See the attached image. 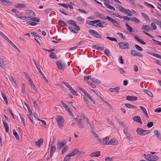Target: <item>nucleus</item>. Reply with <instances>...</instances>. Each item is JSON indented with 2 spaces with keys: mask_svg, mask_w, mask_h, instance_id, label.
<instances>
[{
  "mask_svg": "<svg viewBox=\"0 0 161 161\" xmlns=\"http://www.w3.org/2000/svg\"><path fill=\"white\" fill-rule=\"evenodd\" d=\"M85 119V117L84 115H83L82 116H81L80 119L78 118L75 119L76 121L78 122L77 125L79 128L81 129L84 128V126L83 120H84Z\"/></svg>",
  "mask_w": 161,
  "mask_h": 161,
  "instance_id": "f257e3e1",
  "label": "nucleus"
},
{
  "mask_svg": "<svg viewBox=\"0 0 161 161\" xmlns=\"http://www.w3.org/2000/svg\"><path fill=\"white\" fill-rule=\"evenodd\" d=\"M57 124L60 128H62L64 125V119L60 115H57L56 117Z\"/></svg>",
  "mask_w": 161,
  "mask_h": 161,
  "instance_id": "f03ea898",
  "label": "nucleus"
},
{
  "mask_svg": "<svg viewBox=\"0 0 161 161\" xmlns=\"http://www.w3.org/2000/svg\"><path fill=\"white\" fill-rule=\"evenodd\" d=\"M118 9L122 12L124 13L125 14H128L129 16H131L132 15V12L129 10L125 9L121 5H118Z\"/></svg>",
  "mask_w": 161,
  "mask_h": 161,
  "instance_id": "7ed1b4c3",
  "label": "nucleus"
},
{
  "mask_svg": "<svg viewBox=\"0 0 161 161\" xmlns=\"http://www.w3.org/2000/svg\"><path fill=\"white\" fill-rule=\"evenodd\" d=\"M136 131L138 135L142 136H145L150 132L149 130H144L140 128H137Z\"/></svg>",
  "mask_w": 161,
  "mask_h": 161,
  "instance_id": "20e7f679",
  "label": "nucleus"
},
{
  "mask_svg": "<svg viewBox=\"0 0 161 161\" xmlns=\"http://www.w3.org/2000/svg\"><path fill=\"white\" fill-rule=\"evenodd\" d=\"M118 45L119 48L122 49H129L130 47L129 44L127 42H119Z\"/></svg>",
  "mask_w": 161,
  "mask_h": 161,
  "instance_id": "39448f33",
  "label": "nucleus"
},
{
  "mask_svg": "<svg viewBox=\"0 0 161 161\" xmlns=\"http://www.w3.org/2000/svg\"><path fill=\"white\" fill-rule=\"evenodd\" d=\"M88 31L92 35L95 37L99 39L102 38L101 36L96 31L90 29Z\"/></svg>",
  "mask_w": 161,
  "mask_h": 161,
  "instance_id": "423d86ee",
  "label": "nucleus"
},
{
  "mask_svg": "<svg viewBox=\"0 0 161 161\" xmlns=\"http://www.w3.org/2000/svg\"><path fill=\"white\" fill-rule=\"evenodd\" d=\"M56 64L58 69H64L66 68L67 65L65 64L62 63L61 60H59L56 62Z\"/></svg>",
  "mask_w": 161,
  "mask_h": 161,
  "instance_id": "0eeeda50",
  "label": "nucleus"
},
{
  "mask_svg": "<svg viewBox=\"0 0 161 161\" xmlns=\"http://www.w3.org/2000/svg\"><path fill=\"white\" fill-rule=\"evenodd\" d=\"M107 19H108V20L111 22L114 25L118 27H120V23L116 20L115 19L111 18L109 16L107 17Z\"/></svg>",
  "mask_w": 161,
  "mask_h": 161,
  "instance_id": "6e6552de",
  "label": "nucleus"
},
{
  "mask_svg": "<svg viewBox=\"0 0 161 161\" xmlns=\"http://www.w3.org/2000/svg\"><path fill=\"white\" fill-rule=\"evenodd\" d=\"M131 54L133 56H137L140 57H142L143 54L141 53H138L135 50H132L130 52Z\"/></svg>",
  "mask_w": 161,
  "mask_h": 161,
  "instance_id": "1a4fd4ad",
  "label": "nucleus"
},
{
  "mask_svg": "<svg viewBox=\"0 0 161 161\" xmlns=\"http://www.w3.org/2000/svg\"><path fill=\"white\" fill-rule=\"evenodd\" d=\"M66 144V142H58L57 145V149L58 150H61Z\"/></svg>",
  "mask_w": 161,
  "mask_h": 161,
  "instance_id": "9d476101",
  "label": "nucleus"
},
{
  "mask_svg": "<svg viewBox=\"0 0 161 161\" xmlns=\"http://www.w3.org/2000/svg\"><path fill=\"white\" fill-rule=\"evenodd\" d=\"M73 26L74 27V29L73 30H72V32L75 33H77L80 30L79 27L77 25L76 23L75 24V25H73Z\"/></svg>",
  "mask_w": 161,
  "mask_h": 161,
  "instance_id": "9b49d317",
  "label": "nucleus"
},
{
  "mask_svg": "<svg viewBox=\"0 0 161 161\" xmlns=\"http://www.w3.org/2000/svg\"><path fill=\"white\" fill-rule=\"evenodd\" d=\"M126 99L130 101H135L137 100V97L133 96H127L126 97Z\"/></svg>",
  "mask_w": 161,
  "mask_h": 161,
  "instance_id": "f8f14e48",
  "label": "nucleus"
},
{
  "mask_svg": "<svg viewBox=\"0 0 161 161\" xmlns=\"http://www.w3.org/2000/svg\"><path fill=\"white\" fill-rule=\"evenodd\" d=\"M118 143V141L115 139H111L108 142V145H116Z\"/></svg>",
  "mask_w": 161,
  "mask_h": 161,
  "instance_id": "ddd939ff",
  "label": "nucleus"
},
{
  "mask_svg": "<svg viewBox=\"0 0 161 161\" xmlns=\"http://www.w3.org/2000/svg\"><path fill=\"white\" fill-rule=\"evenodd\" d=\"M152 28L150 27V26L148 25H142V29L144 30V31L148 32L152 30Z\"/></svg>",
  "mask_w": 161,
  "mask_h": 161,
  "instance_id": "4468645a",
  "label": "nucleus"
},
{
  "mask_svg": "<svg viewBox=\"0 0 161 161\" xmlns=\"http://www.w3.org/2000/svg\"><path fill=\"white\" fill-rule=\"evenodd\" d=\"M133 120L137 122L142 124V122L140 117L138 116H135L133 118Z\"/></svg>",
  "mask_w": 161,
  "mask_h": 161,
  "instance_id": "2eb2a0df",
  "label": "nucleus"
},
{
  "mask_svg": "<svg viewBox=\"0 0 161 161\" xmlns=\"http://www.w3.org/2000/svg\"><path fill=\"white\" fill-rule=\"evenodd\" d=\"M100 151H97L96 152H94L93 153H92L90 155V156L91 157H97L99 156L100 155Z\"/></svg>",
  "mask_w": 161,
  "mask_h": 161,
  "instance_id": "dca6fc26",
  "label": "nucleus"
},
{
  "mask_svg": "<svg viewBox=\"0 0 161 161\" xmlns=\"http://www.w3.org/2000/svg\"><path fill=\"white\" fill-rule=\"evenodd\" d=\"M154 133L157 139L161 141V135L160 133L158 132V130H155L154 131Z\"/></svg>",
  "mask_w": 161,
  "mask_h": 161,
  "instance_id": "f3484780",
  "label": "nucleus"
},
{
  "mask_svg": "<svg viewBox=\"0 0 161 161\" xmlns=\"http://www.w3.org/2000/svg\"><path fill=\"white\" fill-rule=\"evenodd\" d=\"M43 140L42 139H41L38 140L37 141H36V144L37 146L40 147L43 144Z\"/></svg>",
  "mask_w": 161,
  "mask_h": 161,
  "instance_id": "a211bd4d",
  "label": "nucleus"
},
{
  "mask_svg": "<svg viewBox=\"0 0 161 161\" xmlns=\"http://www.w3.org/2000/svg\"><path fill=\"white\" fill-rule=\"evenodd\" d=\"M6 40L14 48L20 52L19 49L8 38Z\"/></svg>",
  "mask_w": 161,
  "mask_h": 161,
  "instance_id": "6ab92c4d",
  "label": "nucleus"
},
{
  "mask_svg": "<svg viewBox=\"0 0 161 161\" xmlns=\"http://www.w3.org/2000/svg\"><path fill=\"white\" fill-rule=\"evenodd\" d=\"M139 107L142 110L143 113L144 114L145 116L147 118H149V116L147 114L146 110L145 108L142 106H140Z\"/></svg>",
  "mask_w": 161,
  "mask_h": 161,
  "instance_id": "aec40b11",
  "label": "nucleus"
},
{
  "mask_svg": "<svg viewBox=\"0 0 161 161\" xmlns=\"http://www.w3.org/2000/svg\"><path fill=\"white\" fill-rule=\"evenodd\" d=\"M150 161H155L158 159V157L156 155H150Z\"/></svg>",
  "mask_w": 161,
  "mask_h": 161,
  "instance_id": "412c9836",
  "label": "nucleus"
},
{
  "mask_svg": "<svg viewBox=\"0 0 161 161\" xmlns=\"http://www.w3.org/2000/svg\"><path fill=\"white\" fill-rule=\"evenodd\" d=\"M38 70L40 74L42 76L43 78L44 79V80L47 83H48V80L47 79V78H46L44 74L42 73L40 68L38 69Z\"/></svg>",
  "mask_w": 161,
  "mask_h": 161,
  "instance_id": "4be33fe9",
  "label": "nucleus"
},
{
  "mask_svg": "<svg viewBox=\"0 0 161 161\" xmlns=\"http://www.w3.org/2000/svg\"><path fill=\"white\" fill-rule=\"evenodd\" d=\"M79 151L77 149H74L73 151L70 153L69 155L70 156H75L77 153H78Z\"/></svg>",
  "mask_w": 161,
  "mask_h": 161,
  "instance_id": "5701e85b",
  "label": "nucleus"
},
{
  "mask_svg": "<svg viewBox=\"0 0 161 161\" xmlns=\"http://www.w3.org/2000/svg\"><path fill=\"white\" fill-rule=\"evenodd\" d=\"M28 14L31 17H34L36 16L35 13L31 10H28L27 11Z\"/></svg>",
  "mask_w": 161,
  "mask_h": 161,
  "instance_id": "b1692460",
  "label": "nucleus"
},
{
  "mask_svg": "<svg viewBox=\"0 0 161 161\" xmlns=\"http://www.w3.org/2000/svg\"><path fill=\"white\" fill-rule=\"evenodd\" d=\"M141 14L144 19L148 21H150L148 16L144 13H141Z\"/></svg>",
  "mask_w": 161,
  "mask_h": 161,
  "instance_id": "393cba45",
  "label": "nucleus"
},
{
  "mask_svg": "<svg viewBox=\"0 0 161 161\" xmlns=\"http://www.w3.org/2000/svg\"><path fill=\"white\" fill-rule=\"evenodd\" d=\"M3 124L5 127L6 132L8 133L9 129L8 123L5 122L4 121H3Z\"/></svg>",
  "mask_w": 161,
  "mask_h": 161,
  "instance_id": "a878e982",
  "label": "nucleus"
},
{
  "mask_svg": "<svg viewBox=\"0 0 161 161\" xmlns=\"http://www.w3.org/2000/svg\"><path fill=\"white\" fill-rule=\"evenodd\" d=\"M109 139V138L108 136H107L104 138L103 140V141L102 142V143L103 145H106V144L108 145V140Z\"/></svg>",
  "mask_w": 161,
  "mask_h": 161,
  "instance_id": "bb28decb",
  "label": "nucleus"
},
{
  "mask_svg": "<svg viewBox=\"0 0 161 161\" xmlns=\"http://www.w3.org/2000/svg\"><path fill=\"white\" fill-rule=\"evenodd\" d=\"M0 2L5 5H7L8 4H12V3L11 1L7 0H0Z\"/></svg>",
  "mask_w": 161,
  "mask_h": 161,
  "instance_id": "cd10ccee",
  "label": "nucleus"
},
{
  "mask_svg": "<svg viewBox=\"0 0 161 161\" xmlns=\"http://www.w3.org/2000/svg\"><path fill=\"white\" fill-rule=\"evenodd\" d=\"M134 38L135 40H136L138 42H139L141 44L143 45H145L146 44V43L142 41V40L139 37L136 36H134Z\"/></svg>",
  "mask_w": 161,
  "mask_h": 161,
  "instance_id": "c85d7f7f",
  "label": "nucleus"
},
{
  "mask_svg": "<svg viewBox=\"0 0 161 161\" xmlns=\"http://www.w3.org/2000/svg\"><path fill=\"white\" fill-rule=\"evenodd\" d=\"M92 47L93 48L96 49L97 50H100V51L103 50L104 48V46L103 47H97L96 45H93Z\"/></svg>",
  "mask_w": 161,
  "mask_h": 161,
  "instance_id": "c756f323",
  "label": "nucleus"
},
{
  "mask_svg": "<svg viewBox=\"0 0 161 161\" xmlns=\"http://www.w3.org/2000/svg\"><path fill=\"white\" fill-rule=\"evenodd\" d=\"M15 6L17 8H23L25 7H26V5L24 3H17L16 4Z\"/></svg>",
  "mask_w": 161,
  "mask_h": 161,
  "instance_id": "7c9ffc66",
  "label": "nucleus"
},
{
  "mask_svg": "<svg viewBox=\"0 0 161 161\" xmlns=\"http://www.w3.org/2000/svg\"><path fill=\"white\" fill-rule=\"evenodd\" d=\"M58 23L61 26L64 27H66L67 26V24L64 21L60 19L58 20Z\"/></svg>",
  "mask_w": 161,
  "mask_h": 161,
  "instance_id": "2f4dec72",
  "label": "nucleus"
},
{
  "mask_svg": "<svg viewBox=\"0 0 161 161\" xmlns=\"http://www.w3.org/2000/svg\"><path fill=\"white\" fill-rule=\"evenodd\" d=\"M91 79L92 80L93 82L95 83L100 84L101 83V82L100 81V80H98V79H96L94 78H91Z\"/></svg>",
  "mask_w": 161,
  "mask_h": 161,
  "instance_id": "473e14b6",
  "label": "nucleus"
},
{
  "mask_svg": "<svg viewBox=\"0 0 161 161\" xmlns=\"http://www.w3.org/2000/svg\"><path fill=\"white\" fill-rule=\"evenodd\" d=\"M125 105L127 108H137V107L136 106H135L133 105L130 104H127V103L125 104Z\"/></svg>",
  "mask_w": 161,
  "mask_h": 161,
  "instance_id": "72a5a7b5",
  "label": "nucleus"
},
{
  "mask_svg": "<svg viewBox=\"0 0 161 161\" xmlns=\"http://www.w3.org/2000/svg\"><path fill=\"white\" fill-rule=\"evenodd\" d=\"M77 20L80 23H83L84 22V19L81 16H78L77 18Z\"/></svg>",
  "mask_w": 161,
  "mask_h": 161,
  "instance_id": "f704fd0d",
  "label": "nucleus"
},
{
  "mask_svg": "<svg viewBox=\"0 0 161 161\" xmlns=\"http://www.w3.org/2000/svg\"><path fill=\"white\" fill-rule=\"evenodd\" d=\"M13 135L15 136V137L17 141H19V136L17 132H15L14 130H13Z\"/></svg>",
  "mask_w": 161,
  "mask_h": 161,
  "instance_id": "c9c22d12",
  "label": "nucleus"
},
{
  "mask_svg": "<svg viewBox=\"0 0 161 161\" xmlns=\"http://www.w3.org/2000/svg\"><path fill=\"white\" fill-rule=\"evenodd\" d=\"M1 94H2V97L3 98V99L5 101L6 103V104H8V101L7 98L6 97V96L5 94L4 93H3L2 92L1 93Z\"/></svg>",
  "mask_w": 161,
  "mask_h": 161,
  "instance_id": "e433bc0d",
  "label": "nucleus"
},
{
  "mask_svg": "<svg viewBox=\"0 0 161 161\" xmlns=\"http://www.w3.org/2000/svg\"><path fill=\"white\" fill-rule=\"evenodd\" d=\"M30 20L33 21L39 22L40 21V19L38 17H33L30 19Z\"/></svg>",
  "mask_w": 161,
  "mask_h": 161,
  "instance_id": "4c0bfd02",
  "label": "nucleus"
},
{
  "mask_svg": "<svg viewBox=\"0 0 161 161\" xmlns=\"http://www.w3.org/2000/svg\"><path fill=\"white\" fill-rule=\"evenodd\" d=\"M104 4L108 8H110L112 10H115V8L113 6H112L109 4H108L106 3H104Z\"/></svg>",
  "mask_w": 161,
  "mask_h": 161,
  "instance_id": "58836bf2",
  "label": "nucleus"
},
{
  "mask_svg": "<svg viewBox=\"0 0 161 161\" xmlns=\"http://www.w3.org/2000/svg\"><path fill=\"white\" fill-rule=\"evenodd\" d=\"M120 87L119 86H117L114 88H111L110 89V90H114V92H115L118 93H119L118 91L120 89Z\"/></svg>",
  "mask_w": 161,
  "mask_h": 161,
  "instance_id": "ea45409f",
  "label": "nucleus"
},
{
  "mask_svg": "<svg viewBox=\"0 0 161 161\" xmlns=\"http://www.w3.org/2000/svg\"><path fill=\"white\" fill-rule=\"evenodd\" d=\"M88 98L94 104H95V103L93 99L92 98V97L90 96V94L89 93L87 94L86 95Z\"/></svg>",
  "mask_w": 161,
  "mask_h": 161,
  "instance_id": "a19ab883",
  "label": "nucleus"
},
{
  "mask_svg": "<svg viewBox=\"0 0 161 161\" xmlns=\"http://www.w3.org/2000/svg\"><path fill=\"white\" fill-rule=\"evenodd\" d=\"M37 24V23L32 22L31 21H28L26 22L27 24L28 25H30L32 26L36 25Z\"/></svg>",
  "mask_w": 161,
  "mask_h": 161,
  "instance_id": "79ce46f5",
  "label": "nucleus"
},
{
  "mask_svg": "<svg viewBox=\"0 0 161 161\" xmlns=\"http://www.w3.org/2000/svg\"><path fill=\"white\" fill-rule=\"evenodd\" d=\"M24 103H25V105L26 106V107L27 108L30 115H32V111L30 109L29 106L25 102Z\"/></svg>",
  "mask_w": 161,
  "mask_h": 161,
  "instance_id": "37998d69",
  "label": "nucleus"
},
{
  "mask_svg": "<svg viewBox=\"0 0 161 161\" xmlns=\"http://www.w3.org/2000/svg\"><path fill=\"white\" fill-rule=\"evenodd\" d=\"M4 64L3 59L0 57V67L2 68L4 67Z\"/></svg>",
  "mask_w": 161,
  "mask_h": 161,
  "instance_id": "c03bdc74",
  "label": "nucleus"
},
{
  "mask_svg": "<svg viewBox=\"0 0 161 161\" xmlns=\"http://www.w3.org/2000/svg\"><path fill=\"white\" fill-rule=\"evenodd\" d=\"M128 140L130 141H131L132 140V138L131 136V135L130 133H127L126 134H125Z\"/></svg>",
  "mask_w": 161,
  "mask_h": 161,
  "instance_id": "a18cd8bd",
  "label": "nucleus"
},
{
  "mask_svg": "<svg viewBox=\"0 0 161 161\" xmlns=\"http://www.w3.org/2000/svg\"><path fill=\"white\" fill-rule=\"evenodd\" d=\"M19 115L20 116L21 121L22 123L23 124L24 126H25V121L24 117L21 115L20 114H19Z\"/></svg>",
  "mask_w": 161,
  "mask_h": 161,
  "instance_id": "49530a36",
  "label": "nucleus"
},
{
  "mask_svg": "<svg viewBox=\"0 0 161 161\" xmlns=\"http://www.w3.org/2000/svg\"><path fill=\"white\" fill-rule=\"evenodd\" d=\"M59 11L61 13L65 15H68V14L65 12V10L63 8L59 9Z\"/></svg>",
  "mask_w": 161,
  "mask_h": 161,
  "instance_id": "de8ad7c7",
  "label": "nucleus"
},
{
  "mask_svg": "<svg viewBox=\"0 0 161 161\" xmlns=\"http://www.w3.org/2000/svg\"><path fill=\"white\" fill-rule=\"evenodd\" d=\"M49 57L53 59L55 58H56L55 55V53L53 52H51L49 55Z\"/></svg>",
  "mask_w": 161,
  "mask_h": 161,
  "instance_id": "09e8293b",
  "label": "nucleus"
},
{
  "mask_svg": "<svg viewBox=\"0 0 161 161\" xmlns=\"http://www.w3.org/2000/svg\"><path fill=\"white\" fill-rule=\"evenodd\" d=\"M131 20L133 21L134 22H136L137 23H139L140 22V20L135 17H133L131 19Z\"/></svg>",
  "mask_w": 161,
  "mask_h": 161,
  "instance_id": "8fccbe9b",
  "label": "nucleus"
},
{
  "mask_svg": "<svg viewBox=\"0 0 161 161\" xmlns=\"http://www.w3.org/2000/svg\"><path fill=\"white\" fill-rule=\"evenodd\" d=\"M33 105L34 107L35 108H36L38 110H39L40 109L39 108L37 102L35 101H34L33 103Z\"/></svg>",
  "mask_w": 161,
  "mask_h": 161,
  "instance_id": "3c124183",
  "label": "nucleus"
},
{
  "mask_svg": "<svg viewBox=\"0 0 161 161\" xmlns=\"http://www.w3.org/2000/svg\"><path fill=\"white\" fill-rule=\"evenodd\" d=\"M153 22L158 25H160L161 23V21L156 19H153Z\"/></svg>",
  "mask_w": 161,
  "mask_h": 161,
  "instance_id": "603ef678",
  "label": "nucleus"
},
{
  "mask_svg": "<svg viewBox=\"0 0 161 161\" xmlns=\"http://www.w3.org/2000/svg\"><path fill=\"white\" fill-rule=\"evenodd\" d=\"M148 53L150 54L151 55H153V56H154V57H156L158 58H159L160 57V56L161 55L158 54H156L155 53H150L149 52H148Z\"/></svg>",
  "mask_w": 161,
  "mask_h": 161,
  "instance_id": "864d4df0",
  "label": "nucleus"
},
{
  "mask_svg": "<svg viewBox=\"0 0 161 161\" xmlns=\"http://www.w3.org/2000/svg\"><path fill=\"white\" fill-rule=\"evenodd\" d=\"M125 25L127 27V29L128 31H129L130 32L133 31L132 28L131 27H130V25H129L127 24H125Z\"/></svg>",
  "mask_w": 161,
  "mask_h": 161,
  "instance_id": "5fc2aeb1",
  "label": "nucleus"
},
{
  "mask_svg": "<svg viewBox=\"0 0 161 161\" xmlns=\"http://www.w3.org/2000/svg\"><path fill=\"white\" fill-rule=\"evenodd\" d=\"M70 156L68 154L65 157L63 161H69L70 159Z\"/></svg>",
  "mask_w": 161,
  "mask_h": 161,
  "instance_id": "6e6d98bb",
  "label": "nucleus"
},
{
  "mask_svg": "<svg viewBox=\"0 0 161 161\" xmlns=\"http://www.w3.org/2000/svg\"><path fill=\"white\" fill-rule=\"evenodd\" d=\"M106 38L112 41H114L117 42V40L116 38L114 37H111L107 36L106 37Z\"/></svg>",
  "mask_w": 161,
  "mask_h": 161,
  "instance_id": "4d7b16f0",
  "label": "nucleus"
},
{
  "mask_svg": "<svg viewBox=\"0 0 161 161\" xmlns=\"http://www.w3.org/2000/svg\"><path fill=\"white\" fill-rule=\"evenodd\" d=\"M67 22L68 23L72 25H75V24L76 23L74 21L72 20H68L67 21Z\"/></svg>",
  "mask_w": 161,
  "mask_h": 161,
  "instance_id": "13d9d810",
  "label": "nucleus"
},
{
  "mask_svg": "<svg viewBox=\"0 0 161 161\" xmlns=\"http://www.w3.org/2000/svg\"><path fill=\"white\" fill-rule=\"evenodd\" d=\"M135 47L139 51H142L143 50V49L142 48H141L140 46H139L138 45L136 44L135 45Z\"/></svg>",
  "mask_w": 161,
  "mask_h": 161,
  "instance_id": "bf43d9fd",
  "label": "nucleus"
},
{
  "mask_svg": "<svg viewBox=\"0 0 161 161\" xmlns=\"http://www.w3.org/2000/svg\"><path fill=\"white\" fill-rule=\"evenodd\" d=\"M56 149V148L55 146H52L51 148L50 152H52L53 153H54L55 152Z\"/></svg>",
  "mask_w": 161,
  "mask_h": 161,
  "instance_id": "052dcab7",
  "label": "nucleus"
},
{
  "mask_svg": "<svg viewBox=\"0 0 161 161\" xmlns=\"http://www.w3.org/2000/svg\"><path fill=\"white\" fill-rule=\"evenodd\" d=\"M153 122H148L147 124V126L148 128H150L153 126Z\"/></svg>",
  "mask_w": 161,
  "mask_h": 161,
  "instance_id": "680f3d73",
  "label": "nucleus"
},
{
  "mask_svg": "<svg viewBox=\"0 0 161 161\" xmlns=\"http://www.w3.org/2000/svg\"><path fill=\"white\" fill-rule=\"evenodd\" d=\"M52 9L51 8H47L44 11V13L46 14H48L51 10H52Z\"/></svg>",
  "mask_w": 161,
  "mask_h": 161,
  "instance_id": "e2e57ef3",
  "label": "nucleus"
},
{
  "mask_svg": "<svg viewBox=\"0 0 161 161\" xmlns=\"http://www.w3.org/2000/svg\"><path fill=\"white\" fill-rule=\"evenodd\" d=\"M87 83H88V84L90 85V86L92 87V88H96V86L92 84V83H91V82H90V81H88L87 82Z\"/></svg>",
  "mask_w": 161,
  "mask_h": 161,
  "instance_id": "0e129e2a",
  "label": "nucleus"
},
{
  "mask_svg": "<svg viewBox=\"0 0 161 161\" xmlns=\"http://www.w3.org/2000/svg\"><path fill=\"white\" fill-rule=\"evenodd\" d=\"M107 120H108L109 123L111 124L114 127V128H117L116 126L114 125V124L113 122H112L110 120L108 119Z\"/></svg>",
  "mask_w": 161,
  "mask_h": 161,
  "instance_id": "69168bd1",
  "label": "nucleus"
},
{
  "mask_svg": "<svg viewBox=\"0 0 161 161\" xmlns=\"http://www.w3.org/2000/svg\"><path fill=\"white\" fill-rule=\"evenodd\" d=\"M68 149V147L67 146H65L62 150V154H63Z\"/></svg>",
  "mask_w": 161,
  "mask_h": 161,
  "instance_id": "338daca9",
  "label": "nucleus"
},
{
  "mask_svg": "<svg viewBox=\"0 0 161 161\" xmlns=\"http://www.w3.org/2000/svg\"><path fill=\"white\" fill-rule=\"evenodd\" d=\"M146 93L150 97H153V94L152 93L147 90H145Z\"/></svg>",
  "mask_w": 161,
  "mask_h": 161,
  "instance_id": "774afa93",
  "label": "nucleus"
}]
</instances>
